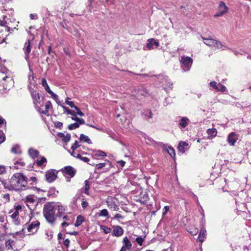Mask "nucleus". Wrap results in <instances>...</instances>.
I'll use <instances>...</instances> for the list:
<instances>
[{
  "instance_id": "1",
  "label": "nucleus",
  "mask_w": 251,
  "mask_h": 251,
  "mask_svg": "<svg viewBox=\"0 0 251 251\" xmlns=\"http://www.w3.org/2000/svg\"><path fill=\"white\" fill-rule=\"evenodd\" d=\"M27 183V177L22 173H17L14 174L10 179L8 189L10 190L18 191L25 187Z\"/></svg>"
},
{
  "instance_id": "2",
  "label": "nucleus",
  "mask_w": 251,
  "mask_h": 251,
  "mask_svg": "<svg viewBox=\"0 0 251 251\" xmlns=\"http://www.w3.org/2000/svg\"><path fill=\"white\" fill-rule=\"evenodd\" d=\"M56 205L53 203H48L44 205L43 214L47 221L51 224H54L55 219V208Z\"/></svg>"
},
{
  "instance_id": "3",
  "label": "nucleus",
  "mask_w": 251,
  "mask_h": 251,
  "mask_svg": "<svg viewBox=\"0 0 251 251\" xmlns=\"http://www.w3.org/2000/svg\"><path fill=\"white\" fill-rule=\"evenodd\" d=\"M25 202L26 206L31 211L35 210L37 206L39 203V201L34 199L31 195H28L26 197Z\"/></svg>"
},
{
  "instance_id": "4",
  "label": "nucleus",
  "mask_w": 251,
  "mask_h": 251,
  "mask_svg": "<svg viewBox=\"0 0 251 251\" xmlns=\"http://www.w3.org/2000/svg\"><path fill=\"white\" fill-rule=\"evenodd\" d=\"M29 91L30 92L35 107L36 109H37L38 108H39V106L40 105V97L39 96V94L36 91L34 90L32 88H31L30 87H29Z\"/></svg>"
},
{
  "instance_id": "5",
  "label": "nucleus",
  "mask_w": 251,
  "mask_h": 251,
  "mask_svg": "<svg viewBox=\"0 0 251 251\" xmlns=\"http://www.w3.org/2000/svg\"><path fill=\"white\" fill-rule=\"evenodd\" d=\"M228 7L226 5V3L223 1H220L218 7L217 12L214 15V17H220L227 13L228 10Z\"/></svg>"
},
{
  "instance_id": "6",
  "label": "nucleus",
  "mask_w": 251,
  "mask_h": 251,
  "mask_svg": "<svg viewBox=\"0 0 251 251\" xmlns=\"http://www.w3.org/2000/svg\"><path fill=\"white\" fill-rule=\"evenodd\" d=\"M58 172L55 170H50L46 173V180L48 182H52L54 181L57 177Z\"/></svg>"
},
{
  "instance_id": "7",
  "label": "nucleus",
  "mask_w": 251,
  "mask_h": 251,
  "mask_svg": "<svg viewBox=\"0 0 251 251\" xmlns=\"http://www.w3.org/2000/svg\"><path fill=\"white\" fill-rule=\"evenodd\" d=\"M204 43L208 46L215 47L218 49H221L222 48V44L220 42L216 41L212 38H205L202 37Z\"/></svg>"
},
{
  "instance_id": "8",
  "label": "nucleus",
  "mask_w": 251,
  "mask_h": 251,
  "mask_svg": "<svg viewBox=\"0 0 251 251\" xmlns=\"http://www.w3.org/2000/svg\"><path fill=\"white\" fill-rule=\"evenodd\" d=\"M62 172L65 175L69 176V178H73L75 175L76 171L70 166H66L62 170Z\"/></svg>"
},
{
  "instance_id": "9",
  "label": "nucleus",
  "mask_w": 251,
  "mask_h": 251,
  "mask_svg": "<svg viewBox=\"0 0 251 251\" xmlns=\"http://www.w3.org/2000/svg\"><path fill=\"white\" fill-rule=\"evenodd\" d=\"M180 61L186 68V70H188L190 69L193 62L192 58L190 57L185 56H182Z\"/></svg>"
},
{
  "instance_id": "10",
  "label": "nucleus",
  "mask_w": 251,
  "mask_h": 251,
  "mask_svg": "<svg viewBox=\"0 0 251 251\" xmlns=\"http://www.w3.org/2000/svg\"><path fill=\"white\" fill-rule=\"evenodd\" d=\"M75 121L76 123L70 124L68 126V129L70 130H73L78 128L80 125H83L85 124L84 120L82 118H75Z\"/></svg>"
},
{
  "instance_id": "11",
  "label": "nucleus",
  "mask_w": 251,
  "mask_h": 251,
  "mask_svg": "<svg viewBox=\"0 0 251 251\" xmlns=\"http://www.w3.org/2000/svg\"><path fill=\"white\" fill-rule=\"evenodd\" d=\"M238 136L236 133L231 132L228 135L227 141L230 146H234L238 140Z\"/></svg>"
},
{
  "instance_id": "12",
  "label": "nucleus",
  "mask_w": 251,
  "mask_h": 251,
  "mask_svg": "<svg viewBox=\"0 0 251 251\" xmlns=\"http://www.w3.org/2000/svg\"><path fill=\"white\" fill-rule=\"evenodd\" d=\"M40 105L39 108L37 109L38 112L40 113L44 114L45 115H48L49 111L50 109H52V105L51 102L50 101H48L45 104V110H42Z\"/></svg>"
},
{
  "instance_id": "13",
  "label": "nucleus",
  "mask_w": 251,
  "mask_h": 251,
  "mask_svg": "<svg viewBox=\"0 0 251 251\" xmlns=\"http://www.w3.org/2000/svg\"><path fill=\"white\" fill-rule=\"evenodd\" d=\"M39 225L40 223L38 221L32 222L27 227L28 231L32 233L35 232L38 228Z\"/></svg>"
},
{
  "instance_id": "14",
  "label": "nucleus",
  "mask_w": 251,
  "mask_h": 251,
  "mask_svg": "<svg viewBox=\"0 0 251 251\" xmlns=\"http://www.w3.org/2000/svg\"><path fill=\"white\" fill-rule=\"evenodd\" d=\"M159 44V43L157 41L155 40L153 38H151L148 40L147 48L149 50H151L153 49V46L156 47H158Z\"/></svg>"
},
{
  "instance_id": "15",
  "label": "nucleus",
  "mask_w": 251,
  "mask_h": 251,
  "mask_svg": "<svg viewBox=\"0 0 251 251\" xmlns=\"http://www.w3.org/2000/svg\"><path fill=\"white\" fill-rule=\"evenodd\" d=\"M123 246L122 248L126 251H129L132 248V244L127 237H125L123 240Z\"/></svg>"
},
{
  "instance_id": "16",
  "label": "nucleus",
  "mask_w": 251,
  "mask_h": 251,
  "mask_svg": "<svg viewBox=\"0 0 251 251\" xmlns=\"http://www.w3.org/2000/svg\"><path fill=\"white\" fill-rule=\"evenodd\" d=\"M124 230L122 228L119 226H115L112 232V235L115 236L119 237L123 234Z\"/></svg>"
},
{
  "instance_id": "17",
  "label": "nucleus",
  "mask_w": 251,
  "mask_h": 251,
  "mask_svg": "<svg viewBox=\"0 0 251 251\" xmlns=\"http://www.w3.org/2000/svg\"><path fill=\"white\" fill-rule=\"evenodd\" d=\"M161 82L163 83V85L165 86V89L170 88L171 89L172 88L173 83L172 82L170 81L168 78V77L165 76L162 79Z\"/></svg>"
},
{
  "instance_id": "18",
  "label": "nucleus",
  "mask_w": 251,
  "mask_h": 251,
  "mask_svg": "<svg viewBox=\"0 0 251 251\" xmlns=\"http://www.w3.org/2000/svg\"><path fill=\"white\" fill-rule=\"evenodd\" d=\"M206 132L208 134V138L211 139L216 136L217 131L216 128H213L208 129Z\"/></svg>"
},
{
  "instance_id": "19",
  "label": "nucleus",
  "mask_w": 251,
  "mask_h": 251,
  "mask_svg": "<svg viewBox=\"0 0 251 251\" xmlns=\"http://www.w3.org/2000/svg\"><path fill=\"white\" fill-rule=\"evenodd\" d=\"M23 49L25 50L26 57L27 58L28 57L29 53L31 51L30 43L29 40L27 42L25 43Z\"/></svg>"
},
{
  "instance_id": "20",
  "label": "nucleus",
  "mask_w": 251,
  "mask_h": 251,
  "mask_svg": "<svg viewBox=\"0 0 251 251\" xmlns=\"http://www.w3.org/2000/svg\"><path fill=\"white\" fill-rule=\"evenodd\" d=\"M106 156V153L100 150L94 151L93 154V156L95 159H98L100 157H104Z\"/></svg>"
},
{
  "instance_id": "21",
  "label": "nucleus",
  "mask_w": 251,
  "mask_h": 251,
  "mask_svg": "<svg viewBox=\"0 0 251 251\" xmlns=\"http://www.w3.org/2000/svg\"><path fill=\"white\" fill-rule=\"evenodd\" d=\"M58 136L62 138L63 141L67 143L69 142L71 139V135L69 133L66 134H64L62 133H59L58 134Z\"/></svg>"
},
{
  "instance_id": "22",
  "label": "nucleus",
  "mask_w": 251,
  "mask_h": 251,
  "mask_svg": "<svg viewBox=\"0 0 251 251\" xmlns=\"http://www.w3.org/2000/svg\"><path fill=\"white\" fill-rule=\"evenodd\" d=\"M206 232V230L203 228H202L200 230L198 239L201 242H202L203 241V240L205 237Z\"/></svg>"
},
{
  "instance_id": "23",
  "label": "nucleus",
  "mask_w": 251,
  "mask_h": 251,
  "mask_svg": "<svg viewBox=\"0 0 251 251\" xmlns=\"http://www.w3.org/2000/svg\"><path fill=\"white\" fill-rule=\"evenodd\" d=\"M107 203L109 208L114 211H117L119 209L118 206L112 201H107Z\"/></svg>"
},
{
  "instance_id": "24",
  "label": "nucleus",
  "mask_w": 251,
  "mask_h": 251,
  "mask_svg": "<svg viewBox=\"0 0 251 251\" xmlns=\"http://www.w3.org/2000/svg\"><path fill=\"white\" fill-rule=\"evenodd\" d=\"M187 146L188 144L186 142H180L177 147L179 151L184 153L185 152L184 148Z\"/></svg>"
},
{
  "instance_id": "25",
  "label": "nucleus",
  "mask_w": 251,
  "mask_h": 251,
  "mask_svg": "<svg viewBox=\"0 0 251 251\" xmlns=\"http://www.w3.org/2000/svg\"><path fill=\"white\" fill-rule=\"evenodd\" d=\"M79 140L80 141L83 142H86L88 144H92V142L90 139L88 137V136L85 135L83 134H81L79 137Z\"/></svg>"
},
{
  "instance_id": "26",
  "label": "nucleus",
  "mask_w": 251,
  "mask_h": 251,
  "mask_svg": "<svg viewBox=\"0 0 251 251\" xmlns=\"http://www.w3.org/2000/svg\"><path fill=\"white\" fill-rule=\"evenodd\" d=\"M189 121V120L187 117H183L181 118L179 124L181 127L185 128Z\"/></svg>"
},
{
  "instance_id": "27",
  "label": "nucleus",
  "mask_w": 251,
  "mask_h": 251,
  "mask_svg": "<svg viewBox=\"0 0 251 251\" xmlns=\"http://www.w3.org/2000/svg\"><path fill=\"white\" fill-rule=\"evenodd\" d=\"M61 106L63 108L64 113H66L68 114H70L75 117L76 116V113H75V111H72V110L69 109L68 107H67L65 106H63V105H61Z\"/></svg>"
},
{
  "instance_id": "28",
  "label": "nucleus",
  "mask_w": 251,
  "mask_h": 251,
  "mask_svg": "<svg viewBox=\"0 0 251 251\" xmlns=\"http://www.w3.org/2000/svg\"><path fill=\"white\" fill-rule=\"evenodd\" d=\"M28 153L31 157L32 158H35L37 157L39 155V152L36 150H34L33 149H29L28 150Z\"/></svg>"
},
{
  "instance_id": "29",
  "label": "nucleus",
  "mask_w": 251,
  "mask_h": 251,
  "mask_svg": "<svg viewBox=\"0 0 251 251\" xmlns=\"http://www.w3.org/2000/svg\"><path fill=\"white\" fill-rule=\"evenodd\" d=\"M42 84L43 86L44 87L45 90L48 93H51V90L50 89V87L49 86L45 78H43L42 80Z\"/></svg>"
},
{
  "instance_id": "30",
  "label": "nucleus",
  "mask_w": 251,
  "mask_h": 251,
  "mask_svg": "<svg viewBox=\"0 0 251 251\" xmlns=\"http://www.w3.org/2000/svg\"><path fill=\"white\" fill-rule=\"evenodd\" d=\"M84 221V218L83 216H82L81 215L78 216L77 217V219L75 223V226H79Z\"/></svg>"
},
{
  "instance_id": "31",
  "label": "nucleus",
  "mask_w": 251,
  "mask_h": 251,
  "mask_svg": "<svg viewBox=\"0 0 251 251\" xmlns=\"http://www.w3.org/2000/svg\"><path fill=\"white\" fill-rule=\"evenodd\" d=\"M11 152L15 154H20L21 153V151L20 150L19 146H14L11 149Z\"/></svg>"
},
{
  "instance_id": "32",
  "label": "nucleus",
  "mask_w": 251,
  "mask_h": 251,
  "mask_svg": "<svg viewBox=\"0 0 251 251\" xmlns=\"http://www.w3.org/2000/svg\"><path fill=\"white\" fill-rule=\"evenodd\" d=\"M46 162H47V159L45 157H44V156L41 157L40 160L37 159L36 161V163L37 164V165L38 166H41L44 163H45Z\"/></svg>"
},
{
  "instance_id": "33",
  "label": "nucleus",
  "mask_w": 251,
  "mask_h": 251,
  "mask_svg": "<svg viewBox=\"0 0 251 251\" xmlns=\"http://www.w3.org/2000/svg\"><path fill=\"white\" fill-rule=\"evenodd\" d=\"M57 207H58L57 216L59 217H61V216H62L63 213H64L65 209L63 206L60 205H58Z\"/></svg>"
},
{
  "instance_id": "34",
  "label": "nucleus",
  "mask_w": 251,
  "mask_h": 251,
  "mask_svg": "<svg viewBox=\"0 0 251 251\" xmlns=\"http://www.w3.org/2000/svg\"><path fill=\"white\" fill-rule=\"evenodd\" d=\"M90 183L88 180L85 181V188H84V193L89 195V190L90 189Z\"/></svg>"
},
{
  "instance_id": "35",
  "label": "nucleus",
  "mask_w": 251,
  "mask_h": 251,
  "mask_svg": "<svg viewBox=\"0 0 251 251\" xmlns=\"http://www.w3.org/2000/svg\"><path fill=\"white\" fill-rule=\"evenodd\" d=\"M13 243V240L11 239H9L6 241L5 246L8 250H12V244Z\"/></svg>"
},
{
  "instance_id": "36",
  "label": "nucleus",
  "mask_w": 251,
  "mask_h": 251,
  "mask_svg": "<svg viewBox=\"0 0 251 251\" xmlns=\"http://www.w3.org/2000/svg\"><path fill=\"white\" fill-rule=\"evenodd\" d=\"M99 215L101 217H107L108 215V212L107 209H103L100 211Z\"/></svg>"
},
{
  "instance_id": "37",
  "label": "nucleus",
  "mask_w": 251,
  "mask_h": 251,
  "mask_svg": "<svg viewBox=\"0 0 251 251\" xmlns=\"http://www.w3.org/2000/svg\"><path fill=\"white\" fill-rule=\"evenodd\" d=\"M28 80L30 84H32L33 82L34 83L35 82V80H34L33 73L30 70L28 74Z\"/></svg>"
},
{
  "instance_id": "38",
  "label": "nucleus",
  "mask_w": 251,
  "mask_h": 251,
  "mask_svg": "<svg viewBox=\"0 0 251 251\" xmlns=\"http://www.w3.org/2000/svg\"><path fill=\"white\" fill-rule=\"evenodd\" d=\"M50 95H51V97L53 99H54L58 104H60V101L58 100V97L57 95L54 94L52 91L51 93H49Z\"/></svg>"
},
{
  "instance_id": "39",
  "label": "nucleus",
  "mask_w": 251,
  "mask_h": 251,
  "mask_svg": "<svg viewBox=\"0 0 251 251\" xmlns=\"http://www.w3.org/2000/svg\"><path fill=\"white\" fill-rule=\"evenodd\" d=\"M167 151L171 157H174L175 156V151L173 148L169 147Z\"/></svg>"
},
{
  "instance_id": "40",
  "label": "nucleus",
  "mask_w": 251,
  "mask_h": 251,
  "mask_svg": "<svg viewBox=\"0 0 251 251\" xmlns=\"http://www.w3.org/2000/svg\"><path fill=\"white\" fill-rule=\"evenodd\" d=\"M8 79V83L9 84V87L13 86L14 81L10 77H7L6 76L3 77V78H2L3 81H5L6 79Z\"/></svg>"
},
{
  "instance_id": "41",
  "label": "nucleus",
  "mask_w": 251,
  "mask_h": 251,
  "mask_svg": "<svg viewBox=\"0 0 251 251\" xmlns=\"http://www.w3.org/2000/svg\"><path fill=\"white\" fill-rule=\"evenodd\" d=\"M81 146L79 144L78 142L77 141H75V143L72 146L71 149L73 151H75V149H77L79 147H80Z\"/></svg>"
},
{
  "instance_id": "42",
  "label": "nucleus",
  "mask_w": 251,
  "mask_h": 251,
  "mask_svg": "<svg viewBox=\"0 0 251 251\" xmlns=\"http://www.w3.org/2000/svg\"><path fill=\"white\" fill-rule=\"evenodd\" d=\"M76 157L80 159L82 161H83L84 162H88L89 161L88 158L86 157L82 156L79 154H77Z\"/></svg>"
},
{
  "instance_id": "43",
  "label": "nucleus",
  "mask_w": 251,
  "mask_h": 251,
  "mask_svg": "<svg viewBox=\"0 0 251 251\" xmlns=\"http://www.w3.org/2000/svg\"><path fill=\"white\" fill-rule=\"evenodd\" d=\"M70 98L67 97L66 99V100L65 101V103L69 105L71 107H75V105L74 104V102L73 101H69Z\"/></svg>"
},
{
  "instance_id": "44",
  "label": "nucleus",
  "mask_w": 251,
  "mask_h": 251,
  "mask_svg": "<svg viewBox=\"0 0 251 251\" xmlns=\"http://www.w3.org/2000/svg\"><path fill=\"white\" fill-rule=\"evenodd\" d=\"M210 85L211 87H212L214 89L217 90H218V87L217 86V83L216 81H211L210 83Z\"/></svg>"
},
{
  "instance_id": "45",
  "label": "nucleus",
  "mask_w": 251,
  "mask_h": 251,
  "mask_svg": "<svg viewBox=\"0 0 251 251\" xmlns=\"http://www.w3.org/2000/svg\"><path fill=\"white\" fill-rule=\"evenodd\" d=\"M144 239L141 237H138L136 238V241L139 245H142L143 244V242H144Z\"/></svg>"
},
{
  "instance_id": "46",
  "label": "nucleus",
  "mask_w": 251,
  "mask_h": 251,
  "mask_svg": "<svg viewBox=\"0 0 251 251\" xmlns=\"http://www.w3.org/2000/svg\"><path fill=\"white\" fill-rule=\"evenodd\" d=\"M218 85L220 87L218 88V91L223 92L226 90V87H225V86L222 85L220 83H219Z\"/></svg>"
},
{
  "instance_id": "47",
  "label": "nucleus",
  "mask_w": 251,
  "mask_h": 251,
  "mask_svg": "<svg viewBox=\"0 0 251 251\" xmlns=\"http://www.w3.org/2000/svg\"><path fill=\"white\" fill-rule=\"evenodd\" d=\"M189 231L192 235H196L198 232V230L196 228H192V230L190 229Z\"/></svg>"
},
{
  "instance_id": "48",
  "label": "nucleus",
  "mask_w": 251,
  "mask_h": 251,
  "mask_svg": "<svg viewBox=\"0 0 251 251\" xmlns=\"http://www.w3.org/2000/svg\"><path fill=\"white\" fill-rule=\"evenodd\" d=\"M3 199L5 200L6 201L9 202L10 201V197L9 195L8 194H4L2 196Z\"/></svg>"
},
{
  "instance_id": "49",
  "label": "nucleus",
  "mask_w": 251,
  "mask_h": 251,
  "mask_svg": "<svg viewBox=\"0 0 251 251\" xmlns=\"http://www.w3.org/2000/svg\"><path fill=\"white\" fill-rule=\"evenodd\" d=\"M105 166V163H99L97 165L96 167L98 169H100Z\"/></svg>"
},
{
  "instance_id": "50",
  "label": "nucleus",
  "mask_w": 251,
  "mask_h": 251,
  "mask_svg": "<svg viewBox=\"0 0 251 251\" xmlns=\"http://www.w3.org/2000/svg\"><path fill=\"white\" fill-rule=\"evenodd\" d=\"M18 215L19 212L15 210V211L13 213L11 216L12 219H15Z\"/></svg>"
},
{
  "instance_id": "51",
  "label": "nucleus",
  "mask_w": 251,
  "mask_h": 251,
  "mask_svg": "<svg viewBox=\"0 0 251 251\" xmlns=\"http://www.w3.org/2000/svg\"><path fill=\"white\" fill-rule=\"evenodd\" d=\"M169 207L168 206H165L163 208V215H164L166 214V213L169 211Z\"/></svg>"
},
{
  "instance_id": "52",
  "label": "nucleus",
  "mask_w": 251,
  "mask_h": 251,
  "mask_svg": "<svg viewBox=\"0 0 251 251\" xmlns=\"http://www.w3.org/2000/svg\"><path fill=\"white\" fill-rule=\"evenodd\" d=\"M88 205V203L86 201H83L81 203V206L83 208H86Z\"/></svg>"
},
{
  "instance_id": "53",
  "label": "nucleus",
  "mask_w": 251,
  "mask_h": 251,
  "mask_svg": "<svg viewBox=\"0 0 251 251\" xmlns=\"http://www.w3.org/2000/svg\"><path fill=\"white\" fill-rule=\"evenodd\" d=\"M63 244L65 246L68 247L70 244V240L68 239H65L64 241Z\"/></svg>"
},
{
  "instance_id": "54",
  "label": "nucleus",
  "mask_w": 251,
  "mask_h": 251,
  "mask_svg": "<svg viewBox=\"0 0 251 251\" xmlns=\"http://www.w3.org/2000/svg\"><path fill=\"white\" fill-rule=\"evenodd\" d=\"M6 172L5 169L3 166H0V174H3Z\"/></svg>"
},
{
  "instance_id": "55",
  "label": "nucleus",
  "mask_w": 251,
  "mask_h": 251,
  "mask_svg": "<svg viewBox=\"0 0 251 251\" xmlns=\"http://www.w3.org/2000/svg\"><path fill=\"white\" fill-rule=\"evenodd\" d=\"M22 207L21 205H18L15 206V210L18 211V212L19 210H21L22 209Z\"/></svg>"
},
{
  "instance_id": "56",
  "label": "nucleus",
  "mask_w": 251,
  "mask_h": 251,
  "mask_svg": "<svg viewBox=\"0 0 251 251\" xmlns=\"http://www.w3.org/2000/svg\"><path fill=\"white\" fill-rule=\"evenodd\" d=\"M118 163L122 167H124L125 165V161L123 160H120L118 161Z\"/></svg>"
},
{
  "instance_id": "57",
  "label": "nucleus",
  "mask_w": 251,
  "mask_h": 251,
  "mask_svg": "<svg viewBox=\"0 0 251 251\" xmlns=\"http://www.w3.org/2000/svg\"><path fill=\"white\" fill-rule=\"evenodd\" d=\"M123 217L119 214H117L114 216V219H123Z\"/></svg>"
},
{
  "instance_id": "58",
  "label": "nucleus",
  "mask_w": 251,
  "mask_h": 251,
  "mask_svg": "<svg viewBox=\"0 0 251 251\" xmlns=\"http://www.w3.org/2000/svg\"><path fill=\"white\" fill-rule=\"evenodd\" d=\"M111 231V229L108 227H106L105 229H104V233L107 234L110 233Z\"/></svg>"
},
{
  "instance_id": "59",
  "label": "nucleus",
  "mask_w": 251,
  "mask_h": 251,
  "mask_svg": "<svg viewBox=\"0 0 251 251\" xmlns=\"http://www.w3.org/2000/svg\"><path fill=\"white\" fill-rule=\"evenodd\" d=\"M63 126V124L61 122H58L56 123V126L58 127H61Z\"/></svg>"
},
{
  "instance_id": "60",
  "label": "nucleus",
  "mask_w": 251,
  "mask_h": 251,
  "mask_svg": "<svg viewBox=\"0 0 251 251\" xmlns=\"http://www.w3.org/2000/svg\"><path fill=\"white\" fill-rule=\"evenodd\" d=\"M70 225V223H67V222H63L61 224L62 226L63 227L67 226Z\"/></svg>"
},
{
  "instance_id": "61",
  "label": "nucleus",
  "mask_w": 251,
  "mask_h": 251,
  "mask_svg": "<svg viewBox=\"0 0 251 251\" xmlns=\"http://www.w3.org/2000/svg\"><path fill=\"white\" fill-rule=\"evenodd\" d=\"M5 140V138L1 136V135H0V144H1V143H2Z\"/></svg>"
},
{
  "instance_id": "62",
  "label": "nucleus",
  "mask_w": 251,
  "mask_h": 251,
  "mask_svg": "<svg viewBox=\"0 0 251 251\" xmlns=\"http://www.w3.org/2000/svg\"><path fill=\"white\" fill-rule=\"evenodd\" d=\"M30 180L33 182H36L37 181V178L35 177H30Z\"/></svg>"
},
{
  "instance_id": "63",
  "label": "nucleus",
  "mask_w": 251,
  "mask_h": 251,
  "mask_svg": "<svg viewBox=\"0 0 251 251\" xmlns=\"http://www.w3.org/2000/svg\"><path fill=\"white\" fill-rule=\"evenodd\" d=\"M73 108H74L76 110V112H75L76 114L78 113L79 111H80L79 110V109L75 105V107H73Z\"/></svg>"
},
{
  "instance_id": "64",
  "label": "nucleus",
  "mask_w": 251,
  "mask_h": 251,
  "mask_svg": "<svg viewBox=\"0 0 251 251\" xmlns=\"http://www.w3.org/2000/svg\"><path fill=\"white\" fill-rule=\"evenodd\" d=\"M77 114L79 115L80 116H83L84 115V114L81 111H79Z\"/></svg>"
}]
</instances>
